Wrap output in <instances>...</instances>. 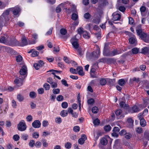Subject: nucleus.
Masks as SVG:
<instances>
[{
	"mask_svg": "<svg viewBox=\"0 0 149 149\" xmlns=\"http://www.w3.org/2000/svg\"><path fill=\"white\" fill-rule=\"evenodd\" d=\"M125 83V80L124 79H120L118 81V84L121 86H123Z\"/></svg>",
	"mask_w": 149,
	"mask_h": 149,
	"instance_id": "39",
	"label": "nucleus"
},
{
	"mask_svg": "<svg viewBox=\"0 0 149 149\" xmlns=\"http://www.w3.org/2000/svg\"><path fill=\"white\" fill-rule=\"evenodd\" d=\"M9 10H6L4 12L1 17H3L5 19V22L6 23L9 20L8 15L9 14Z\"/></svg>",
	"mask_w": 149,
	"mask_h": 149,
	"instance_id": "6",
	"label": "nucleus"
},
{
	"mask_svg": "<svg viewBox=\"0 0 149 149\" xmlns=\"http://www.w3.org/2000/svg\"><path fill=\"white\" fill-rule=\"evenodd\" d=\"M60 32L62 35H65L67 33V31L65 29H62L60 30Z\"/></svg>",
	"mask_w": 149,
	"mask_h": 149,
	"instance_id": "40",
	"label": "nucleus"
},
{
	"mask_svg": "<svg viewBox=\"0 0 149 149\" xmlns=\"http://www.w3.org/2000/svg\"><path fill=\"white\" fill-rule=\"evenodd\" d=\"M18 43V42L14 38L13 39L11 40L10 42L8 43L9 45L11 46L15 45Z\"/></svg>",
	"mask_w": 149,
	"mask_h": 149,
	"instance_id": "17",
	"label": "nucleus"
},
{
	"mask_svg": "<svg viewBox=\"0 0 149 149\" xmlns=\"http://www.w3.org/2000/svg\"><path fill=\"white\" fill-rule=\"evenodd\" d=\"M94 100L93 98L89 99L87 101L88 103L89 104H93L94 103Z\"/></svg>",
	"mask_w": 149,
	"mask_h": 149,
	"instance_id": "52",
	"label": "nucleus"
},
{
	"mask_svg": "<svg viewBox=\"0 0 149 149\" xmlns=\"http://www.w3.org/2000/svg\"><path fill=\"white\" fill-rule=\"evenodd\" d=\"M68 103L65 102H63L61 104L62 107L64 109H66L68 107Z\"/></svg>",
	"mask_w": 149,
	"mask_h": 149,
	"instance_id": "46",
	"label": "nucleus"
},
{
	"mask_svg": "<svg viewBox=\"0 0 149 149\" xmlns=\"http://www.w3.org/2000/svg\"><path fill=\"white\" fill-rule=\"evenodd\" d=\"M120 105L121 108H123L125 109H127L129 108V106L127 104H125L124 102H121L119 103Z\"/></svg>",
	"mask_w": 149,
	"mask_h": 149,
	"instance_id": "16",
	"label": "nucleus"
},
{
	"mask_svg": "<svg viewBox=\"0 0 149 149\" xmlns=\"http://www.w3.org/2000/svg\"><path fill=\"white\" fill-rule=\"evenodd\" d=\"M77 70L78 71V74L81 76H83L84 75V73L83 71V68L81 66H79L77 68Z\"/></svg>",
	"mask_w": 149,
	"mask_h": 149,
	"instance_id": "12",
	"label": "nucleus"
},
{
	"mask_svg": "<svg viewBox=\"0 0 149 149\" xmlns=\"http://www.w3.org/2000/svg\"><path fill=\"white\" fill-rule=\"evenodd\" d=\"M125 138L127 139H130L132 137L131 134L129 132H127L125 135Z\"/></svg>",
	"mask_w": 149,
	"mask_h": 149,
	"instance_id": "38",
	"label": "nucleus"
},
{
	"mask_svg": "<svg viewBox=\"0 0 149 149\" xmlns=\"http://www.w3.org/2000/svg\"><path fill=\"white\" fill-rule=\"evenodd\" d=\"M39 134L38 132H34L32 134L33 137L35 139H37L39 136Z\"/></svg>",
	"mask_w": 149,
	"mask_h": 149,
	"instance_id": "36",
	"label": "nucleus"
},
{
	"mask_svg": "<svg viewBox=\"0 0 149 149\" xmlns=\"http://www.w3.org/2000/svg\"><path fill=\"white\" fill-rule=\"evenodd\" d=\"M51 87L53 88H56L57 87L58 84L56 82H53L51 84Z\"/></svg>",
	"mask_w": 149,
	"mask_h": 149,
	"instance_id": "58",
	"label": "nucleus"
},
{
	"mask_svg": "<svg viewBox=\"0 0 149 149\" xmlns=\"http://www.w3.org/2000/svg\"><path fill=\"white\" fill-rule=\"evenodd\" d=\"M26 127L25 123L23 120H21L17 125L18 130L21 131H23L26 130Z\"/></svg>",
	"mask_w": 149,
	"mask_h": 149,
	"instance_id": "1",
	"label": "nucleus"
},
{
	"mask_svg": "<svg viewBox=\"0 0 149 149\" xmlns=\"http://www.w3.org/2000/svg\"><path fill=\"white\" fill-rule=\"evenodd\" d=\"M93 123L95 125H97L100 124V121L98 118H96L93 121Z\"/></svg>",
	"mask_w": 149,
	"mask_h": 149,
	"instance_id": "47",
	"label": "nucleus"
},
{
	"mask_svg": "<svg viewBox=\"0 0 149 149\" xmlns=\"http://www.w3.org/2000/svg\"><path fill=\"white\" fill-rule=\"evenodd\" d=\"M83 36L86 39H89L90 37V34L89 33L85 31L83 32Z\"/></svg>",
	"mask_w": 149,
	"mask_h": 149,
	"instance_id": "19",
	"label": "nucleus"
},
{
	"mask_svg": "<svg viewBox=\"0 0 149 149\" xmlns=\"http://www.w3.org/2000/svg\"><path fill=\"white\" fill-rule=\"evenodd\" d=\"M8 37L7 35H5L0 38V42L3 43H6L8 42Z\"/></svg>",
	"mask_w": 149,
	"mask_h": 149,
	"instance_id": "9",
	"label": "nucleus"
},
{
	"mask_svg": "<svg viewBox=\"0 0 149 149\" xmlns=\"http://www.w3.org/2000/svg\"><path fill=\"white\" fill-rule=\"evenodd\" d=\"M88 28L89 29H90L92 28H93L94 29L97 30V29H98V27L96 25H93L92 24L89 23L88 24Z\"/></svg>",
	"mask_w": 149,
	"mask_h": 149,
	"instance_id": "23",
	"label": "nucleus"
},
{
	"mask_svg": "<svg viewBox=\"0 0 149 149\" xmlns=\"http://www.w3.org/2000/svg\"><path fill=\"white\" fill-rule=\"evenodd\" d=\"M79 53V55L81 56L83 55L82 52V49L81 47H79L75 49Z\"/></svg>",
	"mask_w": 149,
	"mask_h": 149,
	"instance_id": "35",
	"label": "nucleus"
},
{
	"mask_svg": "<svg viewBox=\"0 0 149 149\" xmlns=\"http://www.w3.org/2000/svg\"><path fill=\"white\" fill-rule=\"evenodd\" d=\"M41 123L39 120H35L32 123V126L35 128H39L40 127Z\"/></svg>",
	"mask_w": 149,
	"mask_h": 149,
	"instance_id": "7",
	"label": "nucleus"
},
{
	"mask_svg": "<svg viewBox=\"0 0 149 149\" xmlns=\"http://www.w3.org/2000/svg\"><path fill=\"white\" fill-rule=\"evenodd\" d=\"M35 141L33 140H30L29 143V145L31 147H33L35 144Z\"/></svg>",
	"mask_w": 149,
	"mask_h": 149,
	"instance_id": "49",
	"label": "nucleus"
},
{
	"mask_svg": "<svg viewBox=\"0 0 149 149\" xmlns=\"http://www.w3.org/2000/svg\"><path fill=\"white\" fill-rule=\"evenodd\" d=\"M86 136L85 134L82 135L81 136V138L78 140V143L81 145H82L84 143L85 141L86 140Z\"/></svg>",
	"mask_w": 149,
	"mask_h": 149,
	"instance_id": "10",
	"label": "nucleus"
},
{
	"mask_svg": "<svg viewBox=\"0 0 149 149\" xmlns=\"http://www.w3.org/2000/svg\"><path fill=\"white\" fill-rule=\"evenodd\" d=\"M148 36H147V35L145 33H143L139 36L141 38L144 40L145 41L146 40H147Z\"/></svg>",
	"mask_w": 149,
	"mask_h": 149,
	"instance_id": "18",
	"label": "nucleus"
},
{
	"mask_svg": "<svg viewBox=\"0 0 149 149\" xmlns=\"http://www.w3.org/2000/svg\"><path fill=\"white\" fill-rule=\"evenodd\" d=\"M17 98L19 102H22L24 100L23 96L21 94H18L17 95Z\"/></svg>",
	"mask_w": 149,
	"mask_h": 149,
	"instance_id": "29",
	"label": "nucleus"
},
{
	"mask_svg": "<svg viewBox=\"0 0 149 149\" xmlns=\"http://www.w3.org/2000/svg\"><path fill=\"white\" fill-rule=\"evenodd\" d=\"M13 138L15 141H18L19 140V137L18 134H15L13 136Z\"/></svg>",
	"mask_w": 149,
	"mask_h": 149,
	"instance_id": "56",
	"label": "nucleus"
},
{
	"mask_svg": "<svg viewBox=\"0 0 149 149\" xmlns=\"http://www.w3.org/2000/svg\"><path fill=\"white\" fill-rule=\"evenodd\" d=\"M56 100L58 101H62L63 100V97L62 95H59L56 97Z\"/></svg>",
	"mask_w": 149,
	"mask_h": 149,
	"instance_id": "57",
	"label": "nucleus"
},
{
	"mask_svg": "<svg viewBox=\"0 0 149 149\" xmlns=\"http://www.w3.org/2000/svg\"><path fill=\"white\" fill-rule=\"evenodd\" d=\"M55 122L56 123L60 124L62 122V120L60 117H57L55 119Z\"/></svg>",
	"mask_w": 149,
	"mask_h": 149,
	"instance_id": "62",
	"label": "nucleus"
},
{
	"mask_svg": "<svg viewBox=\"0 0 149 149\" xmlns=\"http://www.w3.org/2000/svg\"><path fill=\"white\" fill-rule=\"evenodd\" d=\"M85 31H84L83 28L82 27H80L77 29L78 34H79L80 36H81V35L83 34V32Z\"/></svg>",
	"mask_w": 149,
	"mask_h": 149,
	"instance_id": "25",
	"label": "nucleus"
},
{
	"mask_svg": "<svg viewBox=\"0 0 149 149\" xmlns=\"http://www.w3.org/2000/svg\"><path fill=\"white\" fill-rule=\"evenodd\" d=\"M139 50L136 48H134L132 49V52L133 54H137Z\"/></svg>",
	"mask_w": 149,
	"mask_h": 149,
	"instance_id": "48",
	"label": "nucleus"
},
{
	"mask_svg": "<svg viewBox=\"0 0 149 149\" xmlns=\"http://www.w3.org/2000/svg\"><path fill=\"white\" fill-rule=\"evenodd\" d=\"M62 84L66 86H68V84L67 83V81L65 79H62L61 81Z\"/></svg>",
	"mask_w": 149,
	"mask_h": 149,
	"instance_id": "64",
	"label": "nucleus"
},
{
	"mask_svg": "<svg viewBox=\"0 0 149 149\" xmlns=\"http://www.w3.org/2000/svg\"><path fill=\"white\" fill-rule=\"evenodd\" d=\"M113 59L111 58H102L101 59H99V61L100 62H109L112 61Z\"/></svg>",
	"mask_w": 149,
	"mask_h": 149,
	"instance_id": "15",
	"label": "nucleus"
},
{
	"mask_svg": "<svg viewBox=\"0 0 149 149\" xmlns=\"http://www.w3.org/2000/svg\"><path fill=\"white\" fill-rule=\"evenodd\" d=\"M24 78V76H20L19 78L17 77L15 79L14 82L15 84L18 85V86H21L23 84V81Z\"/></svg>",
	"mask_w": 149,
	"mask_h": 149,
	"instance_id": "3",
	"label": "nucleus"
},
{
	"mask_svg": "<svg viewBox=\"0 0 149 149\" xmlns=\"http://www.w3.org/2000/svg\"><path fill=\"white\" fill-rule=\"evenodd\" d=\"M42 144L41 142L39 141H37L35 144V146L37 148H40Z\"/></svg>",
	"mask_w": 149,
	"mask_h": 149,
	"instance_id": "54",
	"label": "nucleus"
},
{
	"mask_svg": "<svg viewBox=\"0 0 149 149\" xmlns=\"http://www.w3.org/2000/svg\"><path fill=\"white\" fill-rule=\"evenodd\" d=\"M100 55V49L98 48L96 52H94L93 53V56L95 58H98Z\"/></svg>",
	"mask_w": 149,
	"mask_h": 149,
	"instance_id": "14",
	"label": "nucleus"
},
{
	"mask_svg": "<svg viewBox=\"0 0 149 149\" xmlns=\"http://www.w3.org/2000/svg\"><path fill=\"white\" fill-rule=\"evenodd\" d=\"M140 124L142 127H144L146 125V122L143 118L140 120Z\"/></svg>",
	"mask_w": 149,
	"mask_h": 149,
	"instance_id": "28",
	"label": "nucleus"
},
{
	"mask_svg": "<svg viewBox=\"0 0 149 149\" xmlns=\"http://www.w3.org/2000/svg\"><path fill=\"white\" fill-rule=\"evenodd\" d=\"M91 15L89 13H85L84 15V17L86 19H89L91 17Z\"/></svg>",
	"mask_w": 149,
	"mask_h": 149,
	"instance_id": "53",
	"label": "nucleus"
},
{
	"mask_svg": "<svg viewBox=\"0 0 149 149\" xmlns=\"http://www.w3.org/2000/svg\"><path fill=\"white\" fill-rule=\"evenodd\" d=\"M121 53L120 51H118L116 49L114 50L111 52H109L106 56H113L119 54Z\"/></svg>",
	"mask_w": 149,
	"mask_h": 149,
	"instance_id": "5",
	"label": "nucleus"
},
{
	"mask_svg": "<svg viewBox=\"0 0 149 149\" xmlns=\"http://www.w3.org/2000/svg\"><path fill=\"white\" fill-rule=\"evenodd\" d=\"M39 54V52L37 51H34L32 52L31 54V56L33 57L37 56Z\"/></svg>",
	"mask_w": 149,
	"mask_h": 149,
	"instance_id": "55",
	"label": "nucleus"
},
{
	"mask_svg": "<svg viewBox=\"0 0 149 149\" xmlns=\"http://www.w3.org/2000/svg\"><path fill=\"white\" fill-rule=\"evenodd\" d=\"M111 129V127L109 125H107L104 127V129L105 131L107 132L109 131Z\"/></svg>",
	"mask_w": 149,
	"mask_h": 149,
	"instance_id": "45",
	"label": "nucleus"
},
{
	"mask_svg": "<svg viewBox=\"0 0 149 149\" xmlns=\"http://www.w3.org/2000/svg\"><path fill=\"white\" fill-rule=\"evenodd\" d=\"M122 113V110L121 109H118L115 112L116 115L118 116H120Z\"/></svg>",
	"mask_w": 149,
	"mask_h": 149,
	"instance_id": "41",
	"label": "nucleus"
},
{
	"mask_svg": "<svg viewBox=\"0 0 149 149\" xmlns=\"http://www.w3.org/2000/svg\"><path fill=\"white\" fill-rule=\"evenodd\" d=\"M127 121L129 123L130 127H132L133 125L134 120L131 118H129L127 120Z\"/></svg>",
	"mask_w": 149,
	"mask_h": 149,
	"instance_id": "27",
	"label": "nucleus"
},
{
	"mask_svg": "<svg viewBox=\"0 0 149 149\" xmlns=\"http://www.w3.org/2000/svg\"><path fill=\"white\" fill-rule=\"evenodd\" d=\"M28 134H23L22 135L21 138L22 139L26 141L28 139Z\"/></svg>",
	"mask_w": 149,
	"mask_h": 149,
	"instance_id": "32",
	"label": "nucleus"
},
{
	"mask_svg": "<svg viewBox=\"0 0 149 149\" xmlns=\"http://www.w3.org/2000/svg\"><path fill=\"white\" fill-rule=\"evenodd\" d=\"M43 87L45 90H49L50 88V85L47 83H45L43 85Z\"/></svg>",
	"mask_w": 149,
	"mask_h": 149,
	"instance_id": "33",
	"label": "nucleus"
},
{
	"mask_svg": "<svg viewBox=\"0 0 149 149\" xmlns=\"http://www.w3.org/2000/svg\"><path fill=\"white\" fill-rule=\"evenodd\" d=\"M98 111V109L97 107H94L92 108V111L93 113H97Z\"/></svg>",
	"mask_w": 149,
	"mask_h": 149,
	"instance_id": "44",
	"label": "nucleus"
},
{
	"mask_svg": "<svg viewBox=\"0 0 149 149\" xmlns=\"http://www.w3.org/2000/svg\"><path fill=\"white\" fill-rule=\"evenodd\" d=\"M112 15L113 16V19L114 21L119 20L120 19V15L116 12L113 13Z\"/></svg>",
	"mask_w": 149,
	"mask_h": 149,
	"instance_id": "8",
	"label": "nucleus"
},
{
	"mask_svg": "<svg viewBox=\"0 0 149 149\" xmlns=\"http://www.w3.org/2000/svg\"><path fill=\"white\" fill-rule=\"evenodd\" d=\"M21 11L20 9L18 7H16L14 8V10L13 11V13L15 15H18V16L19 15V13Z\"/></svg>",
	"mask_w": 149,
	"mask_h": 149,
	"instance_id": "13",
	"label": "nucleus"
},
{
	"mask_svg": "<svg viewBox=\"0 0 149 149\" xmlns=\"http://www.w3.org/2000/svg\"><path fill=\"white\" fill-rule=\"evenodd\" d=\"M108 143V141L105 137H102L100 140V143L103 145H106Z\"/></svg>",
	"mask_w": 149,
	"mask_h": 149,
	"instance_id": "21",
	"label": "nucleus"
},
{
	"mask_svg": "<svg viewBox=\"0 0 149 149\" xmlns=\"http://www.w3.org/2000/svg\"><path fill=\"white\" fill-rule=\"evenodd\" d=\"M26 119L28 121H31L33 119V117L31 115H29L26 117Z\"/></svg>",
	"mask_w": 149,
	"mask_h": 149,
	"instance_id": "61",
	"label": "nucleus"
},
{
	"mask_svg": "<svg viewBox=\"0 0 149 149\" xmlns=\"http://www.w3.org/2000/svg\"><path fill=\"white\" fill-rule=\"evenodd\" d=\"M127 133V132L125 130H122L119 132V134L121 136H125Z\"/></svg>",
	"mask_w": 149,
	"mask_h": 149,
	"instance_id": "50",
	"label": "nucleus"
},
{
	"mask_svg": "<svg viewBox=\"0 0 149 149\" xmlns=\"http://www.w3.org/2000/svg\"><path fill=\"white\" fill-rule=\"evenodd\" d=\"M78 15L75 13H73L72 15L71 18L73 20H76L78 18Z\"/></svg>",
	"mask_w": 149,
	"mask_h": 149,
	"instance_id": "30",
	"label": "nucleus"
},
{
	"mask_svg": "<svg viewBox=\"0 0 149 149\" xmlns=\"http://www.w3.org/2000/svg\"><path fill=\"white\" fill-rule=\"evenodd\" d=\"M129 41L130 43L133 44L135 42L136 38L134 37H131L129 39Z\"/></svg>",
	"mask_w": 149,
	"mask_h": 149,
	"instance_id": "51",
	"label": "nucleus"
},
{
	"mask_svg": "<svg viewBox=\"0 0 149 149\" xmlns=\"http://www.w3.org/2000/svg\"><path fill=\"white\" fill-rule=\"evenodd\" d=\"M78 35L77 34L74 37L72 38L70 40V42L72 45L75 49L78 48L79 46V45L77 42L78 39L76 38V37Z\"/></svg>",
	"mask_w": 149,
	"mask_h": 149,
	"instance_id": "2",
	"label": "nucleus"
},
{
	"mask_svg": "<svg viewBox=\"0 0 149 149\" xmlns=\"http://www.w3.org/2000/svg\"><path fill=\"white\" fill-rule=\"evenodd\" d=\"M5 19L3 17H0V27H2L3 26L4 24V20Z\"/></svg>",
	"mask_w": 149,
	"mask_h": 149,
	"instance_id": "43",
	"label": "nucleus"
},
{
	"mask_svg": "<svg viewBox=\"0 0 149 149\" xmlns=\"http://www.w3.org/2000/svg\"><path fill=\"white\" fill-rule=\"evenodd\" d=\"M60 91V90L59 88H54L52 90L53 93V94H56L59 93Z\"/></svg>",
	"mask_w": 149,
	"mask_h": 149,
	"instance_id": "42",
	"label": "nucleus"
},
{
	"mask_svg": "<svg viewBox=\"0 0 149 149\" xmlns=\"http://www.w3.org/2000/svg\"><path fill=\"white\" fill-rule=\"evenodd\" d=\"M107 81L105 79L102 78L100 80V84L102 86L105 85Z\"/></svg>",
	"mask_w": 149,
	"mask_h": 149,
	"instance_id": "37",
	"label": "nucleus"
},
{
	"mask_svg": "<svg viewBox=\"0 0 149 149\" xmlns=\"http://www.w3.org/2000/svg\"><path fill=\"white\" fill-rule=\"evenodd\" d=\"M36 96V94L35 92L34 91L31 92L29 93V96L32 98H34Z\"/></svg>",
	"mask_w": 149,
	"mask_h": 149,
	"instance_id": "34",
	"label": "nucleus"
},
{
	"mask_svg": "<svg viewBox=\"0 0 149 149\" xmlns=\"http://www.w3.org/2000/svg\"><path fill=\"white\" fill-rule=\"evenodd\" d=\"M61 115L63 117L66 116L68 115L67 111L66 110H63L60 113Z\"/></svg>",
	"mask_w": 149,
	"mask_h": 149,
	"instance_id": "26",
	"label": "nucleus"
},
{
	"mask_svg": "<svg viewBox=\"0 0 149 149\" xmlns=\"http://www.w3.org/2000/svg\"><path fill=\"white\" fill-rule=\"evenodd\" d=\"M28 43L26 39L23 37L22 39L21 44V46H25L27 45Z\"/></svg>",
	"mask_w": 149,
	"mask_h": 149,
	"instance_id": "22",
	"label": "nucleus"
},
{
	"mask_svg": "<svg viewBox=\"0 0 149 149\" xmlns=\"http://www.w3.org/2000/svg\"><path fill=\"white\" fill-rule=\"evenodd\" d=\"M80 128L79 126H74L73 128L74 131L76 132H78L79 131Z\"/></svg>",
	"mask_w": 149,
	"mask_h": 149,
	"instance_id": "60",
	"label": "nucleus"
},
{
	"mask_svg": "<svg viewBox=\"0 0 149 149\" xmlns=\"http://www.w3.org/2000/svg\"><path fill=\"white\" fill-rule=\"evenodd\" d=\"M144 137L147 140H149V130H147L145 131Z\"/></svg>",
	"mask_w": 149,
	"mask_h": 149,
	"instance_id": "24",
	"label": "nucleus"
},
{
	"mask_svg": "<svg viewBox=\"0 0 149 149\" xmlns=\"http://www.w3.org/2000/svg\"><path fill=\"white\" fill-rule=\"evenodd\" d=\"M72 146V144L70 142H67L65 144V147L67 149H70Z\"/></svg>",
	"mask_w": 149,
	"mask_h": 149,
	"instance_id": "31",
	"label": "nucleus"
},
{
	"mask_svg": "<svg viewBox=\"0 0 149 149\" xmlns=\"http://www.w3.org/2000/svg\"><path fill=\"white\" fill-rule=\"evenodd\" d=\"M27 68L25 66H23L19 71L20 76H24L25 78L27 73Z\"/></svg>",
	"mask_w": 149,
	"mask_h": 149,
	"instance_id": "4",
	"label": "nucleus"
},
{
	"mask_svg": "<svg viewBox=\"0 0 149 149\" xmlns=\"http://www.w3.org/2000/svg\"><path fill=\"white\" fill-rule=\"evenodd\" d=\"M22 59V56L21 55L17 56L16 58V60L17 62H21Z\"/></svg>",
	"mask_w": 149,
	"mask_h": 149,
	"instance_id": "59",
	"label": "nucleus"
},
{
	"mask_svg": "<svg viewBox=\"0 0 149 149\" xmlns=\"http://www.w3.org/2000/svg\"><path fill=\"white\" fill-rule=\"evenodd\" d=\"M61 6L59 5L56 8V11L57 13H60L61 11Z\"/></svg>",
	"mask_w": 149,
	"mask_h": 149,
	"instance_id": "63",
	"label": "nucleus"
},
{
	"mask_svg": "<svg viewBox=\"0 0 149 149\" xmlns=\"http://www.w3.org/2000/svg\"><path fill=\"white\" fill-rule=\"evenodd\" d=\"M139 111V108L136 106L135 105L132 107L131 109H130L129 112L131 113H133L138 112Z\"/></svg>",
	"mask_w": 149,
	"mask_h": 149,
	"instance_id": "11",
	"label": "nucleus"
},
{
	"mask_svg": "<svg viewBox=\"0 0 149 149\" xmlns=\"http://www.w3.org/2000/svg\"><path fill=\"white\" fill-rule=\"evenodd\" d=\"M148 47H144L142 49L141 52L142 53L145 55H146L148 56Z\"/></svg>",
	"mask_w": 149,
	"mask_h": 149,
	"instance_id": "20",
	"label": "nucleus"
}]
</instances>
